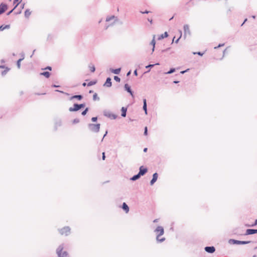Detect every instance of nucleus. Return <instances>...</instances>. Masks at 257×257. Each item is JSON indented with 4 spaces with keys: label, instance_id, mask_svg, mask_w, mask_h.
Returning a JSON list of instances; mask_svg holds the SVG:
<instances>
[{
    "label": "nucleus",
    "instance_id": "45",
    "mask_svg": "<svg viewBox=\"0 0 257 257\" xmlns=\"http://www.w3.org/2000/svg\"><path fill=\"white\" fill-rule=\"evenodd\" d=\"M79 119L78 118H75L73 120V123L75 124L79 122Z\"/></svg>",
    "mask_w": 257,
    "mask_h": 257
},
{
    "label": "nucleus",
    "instance_id": "29",
    "mask_svg": "<svg viewBox=\"0 0 257 257\" xmlns=\"http://www.w3.org/2000/svg\"><path fill=\"white\" fill-rule=\"evenodd\" d=\"M10 70V69L9 68H8V67H6L5 70H4V71H3L2 72V75L4 76L5 75H6V74L8 73V72Z\"/></svg>",
    "mask_w": 257,
    "mask_h": 257
},
{
    "label": "nucleus",
    "instance_id": "15",
    "mask_svg": "<svg viewBox=\"0 0 257 257\" xmlns=\"http://www.w3.org/2000/svg\"><path fill=\"white\" fill-rule=\"evenodd\" d=\"M158 177V174L157 173H155L153 175V178L150 181V185H153L154 183L157 181Z\"/></svg>",
    "mask_w": 257,
    "mask_h": 257
},
{
    "label": "nucleus",
    "instance_id": "41",
    "mask_svg": "<svg viewBox=\"0 0 257 257\" xmlns=\"http://www.w3.org/2000/svg\"><path fill=\"white\" fill-rule=\"evenodd\" d=\"M179 32L180 33V37L177 39V40H175V43H178L180 39L182 37V31L181 30L179 31Z\"/></svg>",
    "mask_w": 257,
    "mask_h": 257
},
{
    "label": "nucleus",
    "instance_id": "26",
    "mask_svg": "<svg viewBox=\"0 0 257 257\" xmlns=\"http://www.w3.org/2000/svg\"><path fill=\"white\" fill-rule=\"evenodd\" d=\"M10 28V25H6L5 26L2 25L0 26V31H4L5 29H9Z\"/></svg>",
    "mask_w": 257,
    "mask_h": 257
},
{
    "label": "nucleus",
    "instance_id": "60",
    "mask_svg": "<svg viewBox=\"0 0 257 257\" xmlns=\"http://www.w3.org/2000/svg\"><path fill=\"white\" fill-rule=\"evenodd\" d=\"M107 131H106L105 132V134L104 135V136H103V138H102V140H101V141H103V140L104 138L106 136V135H107Z\"/></svg>",
    "mask_w": 257,
    "mask_h": 257
},
{
    "label": "nucleus",
    "instance_id": "30",
    "mask_svg": "<svg viewBox=\"0 0 257 257\" xmlns=\"http://www.w3.org/2000/svg\"><path fill=\"white\" fill-rule=\"evenodd\" d=\"M160 65V63H157L154 64H149L148 65L146 66V68L147 69H148V68L150 69V68H153L155 65Z\"/></svg>",
    "mask_w": 257,
    "mask_h": 257
},
{
    "label": "nucleus",
    "instance_id": "31",
    "mask_svg": "<svg viewBox=\"0 0 257 257\" xmlns=\"http://www.w3.org/2000/svg\"><path fill=\"white\" fill-rule=\"evenodd\" d=\"M21 2H18L17 5L15 6V7L13 9H12L11 11H9L7 14V15L8 16L10 15L12 12L13 11L18 7V6L19 5V4Z\"/></svg>",
    "mask_w": 257,
    "mask_h": 257
},
{
    "label": "nucleus",
    "instance_id": "52",
    "mask_svg": "<svg viewBox=\"0 0 257 257\" xmlns=\"http://www.w3.org/2000/svg\"><path fill=\"white\" fill-rule=\"evenodd\" d=\"M55 91L56 92H60L61 93H64V94H65L66 95H69V93H66V92H63V91H61V90H56Z\"/></svg>",
    "mask_w": 257,
    "mask_h": 257
},
{
    "label": "nucleus",
    "instance_id": "1",
    "mask_svg": "<svg viewBox=\"0 0 257 257\" xmlns=\"http://www.w3.org/2000/svg\"><path fill=\"white\" fill-rule=\"evenodd\" d=\"M154 232L156 233V240L157 242H163L166 239L165 237H162V239H160V237L164 234V228L161 226H158L155 230Z\"/></svg>",
    "mask_w": 257,
    "mask_h": 257
},
{
    "label": "nucleus",
    "instance_id": "5",
    "mask_svg": "<svg viewBox=\"0 0 257 257\" xmlns=\"http://www.w3.org/2000/svg\"><path fill=\"white\" fill-rule=\"evenodd\" d=\"M103 115L105 116L110 118L111 119H115L117 118V115L116 114L112 113L109 110H104L103 111Z\"/></svg>",
    "mask_w": 257,
    "mask_h": 257
},
{
    "label": "nucleus",
    "instance_id": "24",
    "mask_svg": "<svg viewBox=\"0 0 257 257\" xmlns=\"http://www.w3.org/2000/svg\"><path fill=\"white\" fill-rule=\"evenodd\" d=\"M40 75H43V76H45L46 78H48L50 76L51 74L48 71H44L43 72H41L40 73Z\"/></svg>",
    "mask_w": 257,
    "mask_h": 257
},
{
    "label": "nucleus",
    "instance_id": "27",
    "mask_svg": "<svg viewBox=\"0 0 257 257\" xmlns=\"http://www.w3.org/2000/svg\"><path fill=\"white\" fill-rule=\"evenodd\" d=\"M89 68H90V70L91 72H94L95 71V67L94 65L91 63L89 64L88 65Z\"/></svg>",
    "mask_w": 257,
    "mask_h": 257
},
{
    "label": "nucleus",
    "instance_id": "8",
    "mask_svg": "<svg viewBox=\"0 0 257 257\" xmlns=\"http://www.w3.org/2000/svg\"><path fill=\"white\" fill-rule=\"evenodd\" d=\"M183 29H184V38H185L187 35H191V32L190 31L189 26L187 24L184 25Z\"/></svg>",
    "mask_w": 257,
    "mask_h": 257
},
{
    "label": "nucleus",
    "instance_id": "9",
    "mask_svg": "<svg viewBox=\"0 0 257 257\" xmlns=\"http://www.w3.org/2000/svg\"><path fill=\"white\" fill-rule=\"evenodd\" d=\"M148 169L146 167H144L143 166H141L139 168V174L141 176L145 175L148 172Z\"/></svg>",
    "mask_w": 257,
    "mask_h": 257
},
{
    "label": "nucleus",
    "instance_id": "11",
    "mask_svg": "<svg viewBox=\"0 0 257 257\" xmlns=\"http://www.w3.org/2000/svg\"><path fill=\"white\" fill-rule=\"evenodd\" d=\"M80 110L78 103H74L73 107L69 108V111L70 112L77 111Z\"/></svg>",
    "mask_w": 257,
    "mask_h": 257
},
{
    "label": "nucleus",
    "instance_id": "10",
    "mask_svg": "<svg viewBox=\"0 0 257 257\" xmlns=\"http://www.w3.org/2000/svg\"><path fill=\"white\" fill-rule=\"evenodd\" d=\"M64 249L63 244H60L56 249V253L58 257H62L63 250Z\"/></svg>",
    "mask_w": 257,
    "mask_h": 257
},
{
    "label": "nucleus",
    "instance_id": "32",
    "mask_svg": "<svg viewBox=\"0 0 257 257\" xmlns=\"http://www.w3.org/2000/svg\"><path fill=\"white\" fill-rule=\"evenodd\" d=\"M93 100H99V97L98 96L97 94L95 93L93 95Z\"/></svg>",
    "mask_w": 257,
    "mask_h": 257
},
{
    "label": "nucleus",
    "instance_id": "21",
    "mask_svg": "<svg viewBox=\"0 0 257 257\" xmlns=\"http://www.w3.org/2000/svg\"><path fill=\"white\" fill-rule=\"evenodd\" d=\"M121 115L122 117H125L126 115V112H127V107H122L121 108Z\"/></svg>",
    "mask_w": 257,
    "mask_h": 257
},
{
    "label": "nucleus",
    "instance_id": "14",
    "mask_svg": "<svg viewBox=\"0 0 257 257\" xmlns=\"http://www.w3.org/2000/svg\"><path fill=\"white\" fill-rule=\"evenodd\" d=\"M8 9V6L7 4L2 3L0 5V15L5 13Z\"/></svg>",
    "mask_w": 257,
    "mask_h": 257
},
{
    "label": "nucleus",
    "instance_id": "64",
    "mask_svg": "<svg viewBox=\"0 0 257 257\" xmlns=\"http://www.w3.org/2000/svg\"><path fill=\"white\" fill-rule=\"evenodd\" d=\"M147 151H148V148H145L144 149V150H143V151H144V152H147Z\"/></svg>",
    "mask_w": 257,
    "mask_h": 257
},
{
    "label": "nucleus",
    "instance_id": "7",
    "mask_svg": "<svg viewBox=\"0 0 257 257\" xmlns=\"http://www.w3.org/2000/svg\"><path fill=\"white\" fill-rule=\"evenodd\" d=\"M62 120L61 118H56L54 121V129L55 131L57 130L58 127L61 126Z\"/></svg>",
    "mask_w": 257,
    "mask_h": 257
},
{
    "label": "nucleus",
    "instance_id": "4",
    "mask_svg": "<svg viewBox=\"0 0 257 257\" xmlns=\"http://www.w3.org/2000/svg\"><path fill=\"white\" fill-rule=\"evenodd\" d=\"M100 124L99 123L94 124L89 123L88 124V127L89 130L94 133H98L100 130Z\"/></svg>",
    "mask_w": 257,
    "mask_h": 257
},
{
    "label": "nucleus",
    "instance_id": "43",
    "mask_svg": "<svg viewBox=\"0 0 257 257\" xmlns=\"http://www.w3.org/2000/svg\"><path fill=\"white\" fill-rule=\"evenodd\" d=\"M193 54H194V55L197 54L200 56H202L204 54V53L201 52H193Z\"/></svg>",
    "mask_w": 257,
    "mask_h": 257
},
{
    "label": "nucleus",
    "instance_id": "28",
    "mask_svg": "<svg viewBox=\"0 0 257 257\" xmlns=\"http://www.w3.org/2000/svg\"><path fill=\"white\" fill-rule=\"evenodd\" d=\"M175 71H176V69L175 68H172L168 72H165V74H172V73L175 72Z\"/></svg>",
    "mask_w": 257,
    "mask_h": 257
},
{
    "label": "nucleus",
    "instance_id": "12",
    "mask_svg": "<svg viewBox=\"0 0 257 257\" xmlns=\"http://www.w3.org/2000/svg\"><path fill=\"white\" fill-rule=\"evenodd\" d=\"M204 249L205 251L210 253H213L215 251V248L213 246H206Z\"/></svg>",
    "mask_w": 257,
    "mask_h": 257
},
{
    "label": "nucleus",
    "instance_id": "20",
    "mask_svg": "<svg viewBox=\"0 0 257 257\" xmlns=\"http://www.w3.org/2000/svg\"><path fill=\"white\" fill-rule=\"evenodd\" d=\"M121 68H118L116 69L110 68V71L115 74H118L120 72Z\"/></svg>",
    "mask_w": 257,
    "mask_h": 257
},
{
    "label": "nucleus",
    "instance_id": "23",
    "mask_svg": "<svg viewBox=\"0 0 257 257\" xmlns=\"http://www.w3.org/2000/svg\"><path fill=\"white\" fill-rule=\"evenodd\" d=\"M141 176L138 173L136 175H134L132 177L130 178V180L133 181H136L138 180Z\"/></svg>",
    "mask_w": 257,
    "mask_h": 257
},
{
    "label": "nucleus",
    "instance_id": "53",
    "mask_svg": "<svg viewBox=\"0 0 257 257\" xmlns=\"http://www.w3.org/2000/svg\"><path fill=\"white\" fill-rule=\"evenodd\" d=\"M97 117H92L91 118V120L93 122H95L97 121Z\"/></svg>",
    "mask_w": 257,
    "mask_h": 257
},
{
    "label": "nucleus",
    "instance_id": "25",
    "mask_svg": "<svg viewBox=\"0 0 257 257\" xmlns=\"http://www.w3.org/2000/svg\"><path fill=\"white\" fill-rule=\"evenodd\" d=\"M31 12L29 9H27L25 12V17L26 18H29L30 16L31 15Z\"/></svg>",
    "mask_w": 257,
    "mask_h": 257
},
{
    "label": "nucleus",
    "instance_id": "61",
    "mask_svg": "<svg viewBox=\"0 0 257 257\" xmlns=\"http://www.w3.org/2000/svg\"><path fill=\"white\" fill-rule=\"evenodd\" d=\"M134 74L136 76H137L138 75V72H137V70H135L134 72Z\"/></svg>",
    "mask_w": 257,
    "mask_h": 257
},
{
    "label": "nucleus",
    "instance_id": "57",
    "mask_svg": "<svg viewBox=\"0 0 257 257\" xmlns=\"http://www.w3.org/2000/svg\"><path fill=\"white\" fill-rule=\"evenodd\" d=\"M52 87H54V88H58V87H60V86H59V85H56V84H52Z\"/></svg>",
    "mask_w": 257,
    "mask_h": 257
},
{
    "label": "nucleus",
    "instance_id": "39",
    "mask_svg": "<svg viewBox=\"0 0 257 257\" xmlns=\"http://www.w3.org/2000/svg\"><path fill=\"white\" fill-rule=\"evenodd\" d=\"M53 38V36L52 34H49L47 36V40L51 41Z\"/></svg>",
    "mask_w": 257,
    "mask_h": 257
},
{
    "label": "nucleus",
    "instance_id": "49",
    "mask_svg": "<svg viewBox=\"0 0 257 257\" xmlns=\"http://www.w3.org/2000/svg\"><path fill=\"white\" fill-rule=\"evenodd\" d=\"M224 45V43H222V44H219L217 46L215 47L214 48L215 49H217V48H220V47H221L223 46Z\"/></svg>",
    "mask_w": 257,
    "mask_h": 257
},
{
    "label": "nucleus",
    "instance_id": "22",
    "mask_svg": "<svg viewBox=\"0 0 257 257\" xmlns=\"http://www.w3.org/2000/svg\"><path fill=\"white\" fill-rule=\"evenodd\" d=\"M169 36L168 33L167 32H165L164 34L160 35L158 38L159 40H161L164 38L168 37Z\"/></svg>",
    "mask_w": 257,
    "mask_h": 257
},
{
    "label": "nucleus",
    "instance_id": "47",
    "mask_svg": "<svg viewBox=\"0 0 257 257\" xmlns=\"http://www.w3.org/2000/svg\"><path fill=\"white\" fill-rule=\"evenodd\" d=\"M256 225H257V219L255 220L254 223L252 224V225H246V226H254Z\"/></svg>",
    "mask_w": 257,
    "mask_h": 257
},
{
    "label": "nucleus",
    "instance_id": "18",
    "mask_svg": "<svg viewBox=\"0 0 257 257\" xmlns=\"http://www.w3.org/2000/svg\"><path fill=\"white\" fill-rule=\"evenodd\" d=\"M143 109L144 110L145 114H148L147 103V100L145 98L143 99Z\"/></svg>",
    "mask_w": 257,
    "mask_h": 257
},
{
    "label": "nucleus",
    "instance_id": "38",
    "mask_svg": "<svg viewBox=\"0 0 257 257\" xmlns=\"http://www.w3.org/2000/svg\"><path fill=\"white\" fill-rule=\"evenodd\" d=\"M62 257H69V254L67 251H64L62 252Z\"/></svg>",
    "mask_w": 257,
    "mask_h": 257
},
{
    "label": "nucleus",
    "instance_id": "36",
    "mask_svg": "<svg viewBox=\"0 0 257 257\" xmlns=\"http://www.w3.org/2000/svg\"><path fill=\"white\" fill-rule=\"evenodd\" d=\"M96 83V81L95 80V81H90L89 82H88V83L87 84V85L88 86H92L93 85H94Z\"/></svg>",
    "mask_w": 257,
    "mask_h": 257
},
{
    "label": "nucleus",
    "instance_id": "62",
    "mask_svg": "<svg viewBox=\"0 0 257 257\" xmlns=\"http://www.w3.org/2000/svg\"><path fill=\"white\" fill-rule=\"evenodd\" d=\"M247 21V18L245 19H244V21H243V23H242V24L241 25V26H243V24H244V23H245Z\"/></svg>",
    "mask_w": 257,
    "mask_h": 257
},
{
    "label": "nucleus",
    "instance_id": "58",
    "mask_svg": "<svg viewBox=\"0 0 257 257\" xmlns=\"http://www.w3.org/2000/svg\"><path fill=\"white\" fill-rule=\"evenodd\" d=\"M188 70H189V69H186V70H184V71H181V72H180V73H181V74H184L185 73L187 72Z\"/></svg>",
    "mask_w": 257,
    "mask_h": 257
},
{
    "label": "nucleus",
    "instance_id": "37",
    "mask_svg": "<svg viewBox=\"0 0 257 257\" xmlns=\"http://www.w3.org/2000/svg\"><path fill=\"white\" fill-rule=\"evenodd\" d=\"M114 18H115V17L114 16H111L110 17H108L106 18V22H109L110 21H111V20H113L114 19Z\"/></svg>",
    "mask_w": 257,
    "mask_h": 257
},
{
    "label": "nucleus",
    "instance_id": "42",
    "mask_svg": "<svg viewBox=\"0 0 257 257\" xmlns=\"http://www.w3.org/2000/svg\"><path fill=\"white\" fill-rule=\"evenodd\" d=\"M114 79L117 82H119L120 81V78L117 76H114Z\"/></svg>",
    "mask_w": 257,
    "mask_h": 257
},
{
    "label": "nucleus",
    "instance_id": "48",
    "mask_svg": "<svg viewBox=\"0 0 257 257\" xmlns=\"http://www.w3.org/2000/svg\"><path fill=\"white\" fill-rule=\"evenodd\" d=\"M79 108L81 109V108H84L85 106V104L84 103L79 104Z\"/></svg>",
    "mask_w": 257,
    "mask_h": 257
},
{
    "label": "nucleus",
    "instance_id": "33",
    "mask_svg": "<svg viewBox=\"0 0 257 257\" xmlns=\"http://www.w3.org/2000/svg\"><path fill=\"white\" fill-rule=\"evenodd\" d=\"M155 44H156V41L155 40V36H154L153 39L150 43V45H152L153 47H154V48H155Z\"/></svg>",
    "mask_w": 257,
    "mask_h": 257
},
{
    "label": "nucleus",
    "instance_id": "3",
    "mask_svg": "<svg viewBox=\"0 0 257 257\" xmlns=\"http://www.w3.org/2000/svg\"><path fill=\"white\" fill-rule=\"evenodd\" d=\"M251 242V241H240L234 239H230L228 240V243L232 244H246Z\"/></svg>",
    "mask_w": 257,
    "mask_h": 257
},
{
    "label": "nucleus",
    "instance_id": "17",
    "mask_svg": "<svg viewBox=\"0 0 257 257\" xmlns=\"http://www.w3.org/2000/svg\"><path fill=\"white\" fill-rule=\"evenodd\" d=\"M83 98V96L82 95H81V94H79V95H74L73 96H72L70 98H69V100H73V99H78V100H81V99H82V98Z\"/></svg>",
    "mask_w": 257,
    "mask_h": 257
},
{
    "label": "nucleus",
    "instance_id": "50",
    "mask_svg": "<svg viewBox=\"0 0 257 257\" xmlns=\"http://www.w3.org/2000/svg\"><path fill=\"white\" fill-rule=\"evenodd\" d=\"M148 135V128L146 126L144 128V135L147 136Z\"/></svg>",
    "mask_w": 257,
    "mask_h": 257
},
{
    "label": "nucleus",
    "instance_id": "2",
    "mask_svg": "<svg viewBox=\"0 0 257 257\" xmlns=\"http://www.w3.org/2000/svg\"><path fill=\"white\" fill-rule=\"evenodd\" d=\"M58 231L61 235L67 236L71 233V228L68 226H64L61 228H58Z\"/></svg>",
    "mask_w": 257,
    "mask_h": 257
},
{
    "label": "nucleus",
    "instance_id": "34",
    "mask_svg": "<svg viewBox=\"0 0 257 257\" xmlns=\"http://www.w3.org/2000/svg\"><path fill=\"white\" fill-rule=\"evenodd\" d=\"M22 61H23L22 59H19L17 62V66L19 69L21 68V62Z\"/></svg>",
    "mask_w": 257,
    "mask_h": 257
},
{
    "label": "nucleus",
    "instance_id": "59",
    "mask_svg": "<svg viewBox=\"0 0 257 257\" xmlns=\"http://www.w3.org/2000/svg\"><path fill=\"white\" fill-rule=\"evenodd\" d=\"M147 20L152 24L153 23V20L152 19L147 18Z\"/></svg>",
    "mask_w": 257,
    "mask_h": 257
},
{
    "label": "nucleus",
    "instance_id": "44",
    "mask_svg": "<svg viewBox=\"0 0 257 257\" xmlns=\"http://www.w3.org/2000/svg\"><path fill=\"white\" fill-rule=\"evenodd\" d=\"M140 12L141 13V14H148L150 13H151L150 11H148V10H146L145 11H140Z\"/></svg>",
    "mask_w": 257,
    "mask_h": 257
},
{
    "label": "nucleus",
    "instance_id": "6",
    "mask_svg": "<svg viewBox=\"0 0 257 257\" xmlns=\"http://www.w3.org/2000/svg\"><path fill=\"white\" fill-rule=\"evenodd\" d=\"M124 89L126 91L130 93L133 98L135 97L134 91L132 90L131 86L127 83L124 84Z\"/></svg>",
    "mask_w": 257,
    "mask_h": 257
},
{
    "label": "nucleus",
    "instance_id": "51",
    "mask_svg": "<svg viewBox=\"0 0 257 257\" xmlns=\"http://www.w3.org/2000/svg\"><path fill=\"white\" fill-rule=\"evenodd\" d=\"M20 55L21 56L20 59H22V60H23L25 59V53L24 52H22L20 53Z\"/></svg>",
    "mask_w": 257,
    "mask_h": 257
},
{
    "label": "nucleus",
    "instance_id": "40",
    "mask_svg": "<svg viewBox=\"0 0 257 257\" xmlns=\"http://www.w3.org/2000/svg\"><path fill=\"white\" fill-rule=\"evenodd\" d=\"M179 32L180 33V37L177 39V40H175V43H178L180 39L182 37V31L181 30L179 31Z\"/></svg>",
    "mask_w": 257,
    "mask_h": 257
},
{
    "label": "nucleus",
    "instance_id": "55",
    "mask_svg": "<svg viewBox=\"0 0 257 257\" xmlns=\"http://www.w3.org/2000/svg\"><path fill=\"white\" fill-rule=\"evenodd\" d=\"M102 159L103 160H104L105 159V153L104 152H103L102 154Z\"/></svg>",
    "mask_w": 257,
    "mask_h": 257
},
{
    "label": "nucleus",
    "instance_id": "54",
    "mask_svg": "<svg viewBox=\"0 0 257 257\" xmlns=\"http://www.w3.org/2000/svg\"><path fill=\"white\" fill-rule=\"evenodd\" d=\"M44 70H49L50 71L52 70V67L51 66H47L44 69Z\"/></svg>",
    "mask_w": 257,
    "mask_h": 257
},
{
    "label": "nucleus",
    "instance_id": "56",
    "mask_svg": "<svg viewBox=\"0 0 257 257\" xmlns=\"http://www.w3.org/2000/svg\"><path fill=\"white\" fill-rule=\"evenodd\" d=\"M170 48H167V49H166L162 50V51H161V52H162V53H164V52H166V51H168V50H170Z\"/></svg>",
    "mask_w": 257,
    "mask_h": 257
},
{
    "label": "nucleus",
    "instance_id": "19",
    "mask_svg": "<svg viewBox=\"0 0 257 257\" xmlns=\"http://www.w3.org/2000/svg\"><path fill=\"white\" fill-rule=\"evenodd\" d=\"M121 208L125 212V213L128 212L130 210L129 207L128 206L126 203L123 202L122 203Z\"/></svg>",
    "mask_w": 257,
    "mask_h": 257
},
{
    "label": "nucleus",
    "instance_id": "13",
    "mask_svg": "<svg viewBox=\"0 0 257 257\" xmlns=\"http://www.w3.org/2000/svg\"><path fill=\"white\" fill-rule=\"evenodd\" d=\"M255 233H257V229H247L244 235H248Z\"/></svg>",
    "mask_w": 257,
    "mask_h": 257
},
{
    "label": "nucleus",
    "instance_id": "46",
    "mask_svg": "<svg viewBox=\"0 0 257 257\" xmlns=\"http://www.w3.org/2000/svg\"><path fill=\"white\" fill-rule=\"evenodd\" d=\"M114 21L113 23L112 24H110L111 26L113 25L114 23L118 22L119 21V20L118 19V18L116 17H115V18H114Z\"/></svg>",
    "mask_w": 257,
    "mask_h": 257
},
{
    "label": "nucleus",
    "instance_id": "35",
    "mask_svg": "<svg viewBox=\"0 0 257 257\" xmlns=\"http://www.w3.org/2000/svg\"><path fill=\"white\" fill-rule=\"evenodd\" d=\"M89 110V108L86 107L82 112L81 114L83 116L85 115Z\"/></svg>",
    "mask_w": 257,
    "mask_h": 257
},
{
    "label": "nucleus",
    "instance_id": "63",
    "mask_svg": "<svg viewBox=\"0 0 257 257\" xmlns=\"http://www.w3.org/2000/svg\"><path fill=\"white\" fill-rule=\"evenodd\" d=\"M25 3H24V4H22V5H21V7H21V9H24V7H25Z\"/></svg>",
    "mask_w": 257,
    "mask_h": 257
},
{
    "label": "nucleus",
    "instance_id": "16",
    "mask_svg": "<svg viewBox=\"0 0 257 257\" xmlns=\"http://www.w3.org/2000/svg\"><path fill=\"white\" fill-rule=\"evenodd\" d=\"M112 85L111 79L110 77H107L106 79L105 82L103 84L104 86L110 87Z\"/></svg>",
    "mask_w": 257,
    "mask_h": 257
}]
</instances>
